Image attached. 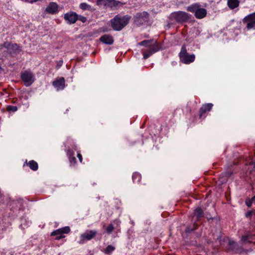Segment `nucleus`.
I'll list each match as a JSON object with an SVG mask.
<instances>
[{"instance_id": "f257e3e1", "label": "nucleus", "mask_w": 255, "mask_h": 255, "mask_svg": "<svg viewBox=\"0 0 255 255\" xmlns=\"http://www.w3.org/2000/svg\"><path fill=\"white\" fill-rule=\"evenodd\" d=\"M140 46H145L148 49L143 51V58L144 59H147L154 53L158 52L160 49L159 44L152 39L144 40L138 43Z\"/></svg>"}, {"instance_id": "f03ea898", "label": "nucleus", "mask_w": 255, "mask_h": 255, "mask_svg": "<svg viewBox=\"0 0 255 255\" xmlns=\"http://www.w3.org/2000/svg\"><path fill=\"white\" fill-rule=\"evenodd\" d=\"M130 19V16L128 15H117L111 20V26L114 30L120 31L129 23Z\"/></svg>"}, {"instance_id": "7ed1b4c3", "label": "nucleus", "mask_w": 255, "mask_h": 255, "mask_svg": "<svg viewBox=\"0 0 255 255\" xmlns=\"http://www.w3.org/2000/svg\"><path fill=\"white\" fill-rule=\"evenodd\" d=\"M180 61L186 64H189L195 60V56L194 54H189L187 53L186 47L185 45H182L181 51L179 54Z\"/></svg>"}, {"instance_id": "20e7f679", "label": "nucleus", "mask_w": 255, "mask_h": 255, "mask_svg": "<svg viewBox=\"0 0 255 255\" xmlns=\"http://www.w3.org/2000/svg\"><path fill=\"white\" fill-rule=\"evenodd\" d=\"M20 78L26 87L31 86L35 80L34 74L29 70L22 72L20 73Z\"/></svg>"}, {"instance_id": "39448f33", "label": "nucleus", "mask_w": 255, "mask_h": 255, "mask_svg": "<svg viewBox=\"0 0 255 255\" xmlns=\"http://www.w3.org/2000/svg\"><path fill=\"white\" fill-rule=\"evenodd\" d=\"M3 48L6 49L7 52L10 55L15 54L21 51L20 47L16 43H11L6 41L0 44V50Z\"/></svg>"}, {"instance_id": "423d86ee", "label": "nucleus", "mask_w": 255, "mask_h": 255, "mask_svg": "<svg viewBox=\"0 0 255 255\" xmlns=\"http://www.w3.org/2000/svg\"><path fill=\"white\" fill-rule=\"evenodd\" d=\"M149 13L146 11L137 12L133 17L134 23L138 26L147 22L149 19Z\"/></svg>"}, {"instance_id": "0eeeda50", "label": "nucleus", "mask_w": 255, "mask_h": 255, "mask_svg": "<svg viewBox=\"0 0 255 255\" xmlns=\"http://www.w3.org/2000/svg\"><path fill=\"white\" fill-rule=\"evenodd\" d=\"M255 240V230H249L246 232L243 235L241 239V244L242 245L251 244L254 243V240Z\"/></svg>"}, {"instance_id": "6e6552de", "label": "nucleus", "mask_w": 255, "mask_h": 255, "mask_svg": "<svg viewBox=\"0 0 255 255\" xmlns=\"http://www.w3.org/2000/svg\"><path fill=\"white\" fill-rule=\"evenodd\" d=\"M243 23L246 25V29L250 30L255 28V11L245 16L243 19Z\"/></svg>"}, {"instance_id": "1a4fd4ad", "label": "nucleus", "mask_w": 255, "mask_h": 255, "mask_svg": "<svg viewBox=\"0 0 255 255\" xmlns=\"http://www.w3.org/2000/svg\"><path fill=\"white\" fill-rule=\"evenodd\" d=\"M172 16L174 20L178 23L187 22L189 19V14L184 11H179L172 13Z\"/></svg>"}, {"instance_id": "9d476101", "label": "nucleus", "mask_w": 255, "mask_h": 255, "mask_svg": "<svg viewBox=\"0 0 255 255\" xmlns=\"http://www.w3.org/2000/svg\"><path fill=\"white\" fill-rule=\"evenodd\" d=\"M204 216L203 210L201 207H197L194 210L193 214L191 215V221L192 223H197L201 220Z\"/></svg>"}, {"instance_id": "9b49d317", "label": "nucleus", "mask_w": 255, "mask_h": 255, "mask_svg": "<svg viewBox=\"0 0 255 255\" xmlns=\"http://www.w3.org/2000/svg\"><path fill=\"white\" fill-rule=\"evenodd\" d=\"M96 230H87L80 235V244H83L85 241H89L94 238L97 235Z\"/></svg>"}, {"instance_id": "f8f14e48", "label": "nucleus", "mask_w": 255, "mask_h": 255, "mask_svg": "<svg viewBox=\"0 0 255 255\" xmlns=\"http://www.w3.org/2000/svg\"><path fill=\"white\" fill-rule=\"evenodd\" d=\"M213 107L212 103L203 104L199 111V117L200 119H204L206 117V113L210 112Z\"/></svg>"}, {"instance_id": "ddd939ff", "label": "nucleus", "mask_w": 255, "mask_h": 255, "mask_svg": "<svg viewBox=\"0 0 255 255\" xmlns=\"http://www.w3.org/2000/svg\"><path fill=\"white\" fill-rule=\"evenodd\" d=\"M121 221L118 219H116L111 223H110L107 227L106 231L108 234H111L114 230L120 232Z\"/></svg>"}, {"instance_id": "4468645a", "label": "nucleus", "mask_w": 255, "mask_h": 255, "mask_svg": "<svg viewBox=\"0 0 255 255\" xmlns=\"http://www.w3.org/2000/svg\"><path fill=\"white\" fill-rule=\"evenodd\" d=\"M78 18V15L73 11L68 12L64 14V19L69 24L75 23Z\"/></svg>"}, {"instance_id": "2eb2a0df", "label": "nucleus", "mask_w": 255, "mask_h": 255, "mask_svg": "<svg viewBox=\"0 0 255 255\" xmlns=\"http://www.w3.org/2000/svg\"><path fill=\"white\" fill-rule=\"evenodd\" d=\"M65 80L64 77H60L53 81L52 85L57 91L62 90L65 86Z\"/></svg>"}, {"instance_id": "dca6fc26", "label": "nucleus", "mask_w": 255, "mask_h": 255, "mask_svg": "<svg viewBox=\"0 0 255 255\" xmlns=\"http://www.w3.org/2000/svg\"><path fill=\"white\" fill-rule=\"evenodd\" d=\"M45 12L54 14L58 12V5L55 2H50L45 9Z\"/></svg>"}, {"instance_id": "f3484780", "label": "nucleus", "mask_w": 255, "mask_h": 255, "mask_svg": "<svg viewBox=\"0 0 255 255\" xmlns=\"http://www.w3.org/2000/svg\"><path fill=\"white\" fill-rule=\"evenodd\" d=\"M99 40L101 42L107 45H112L114 41L113 37L110 34H105L102 36Z\"/></svg>"}, {"instance_id": "a211bd4d", "label": "nucleus", "mask_w": 255, "mask_h": 255, "mask_svg": "<svg viewBox=\"0 0 255 255\" xmlns=\"http://www.w3.org/2000/svg\"><path fill=\"white\" fill-rule=\"evenodd\" d=\"M70 232V229L69 227L66 226L65 227L60 228L55 231H54L51 233V236H54L61 235H63V234H68Z\"/></svg>"}, {"instance_id": "6ab92c4d", "label": "nucleus", "mask_w": 255, "mask_h": 255, "mask_svg": "<svg viewBox=\"0 0 255 255\" xmlns=\"http://www.w3.org/2000/svg\"><path fill=\"white\" fill-rule=\"evenodd\" d=\"M229 245L232 251L235 252L236 253H241L243 249L242 247L239 246L234 241L230 240L229 242Z\"/></svg>"}, {"instance_id": "aec40b11", "label": "nucleus", "mask_w": 255, "mask_h": 255, "mask_svg": "<svg viewBox=\"0 0 255 255\" xmlns=\"http://www.w3.org/2000/svg\"><path fill=\"white\" fill-rule=\"evenodd\" d=\"M26 165L28 166L33 171H36L38 169V163L33 160H30L28 162H27L26 160L23 164V166L24 167Z\"/></svg>"}, {"instance_id": "412c9836", "label": "nucleus", "mask_w": 255, "mask_h": 255, "mask_svg": "<svg viewBox=\"0 0 255 255\" xmlns=\"http://www.w3.org/2000/svg\"><path fill=\"white\" fill-rule=\"evenodd\" d=\"M207 13L206 9L199 7L197 11H196V13H195V16L198 19H202L206 16Z\"/></svg>"}, {"instance_id": "4be33fe9", "label": "nucleus", "mask_w": 255, "mask_h": 255, "mask_svg": "<svg viewBox=\"0 0 255 255\" xmlns=\"http://www.w3.org/2000/svg\"><path fill=\"white\" fill-rule=\"evenodd\" d=\"M107 3V7H109L111 8H117L119 5H121V2L117 1L116 0H108Z\"/></svg>"}, {"instance_id": "5701e85b", "label": "nucleus", "mask_w": 255, "mask_h": 255, "mask_svg": "<svg viewBox=\"0 0 255 255\" xmlns=\"http://www.w3.org/2000/svg\"><path fill=\"white\" fill-rule=\"evenodd\" d=\"M199 7H201V5L198 3H193L188 6H187L186 9L188 11L196 13Z\"/></svg>"}, {"instance_id": "b1692460", "label": "nucleus", "mask_w": 255, "mask_h": 255, "mask_svg": "<svg viewBox=\"0 0 255 255\" xmlns=\"http://www.w3.org/2000/svg\"><path fill=\"white\" fill-rule=\"evenodd\" d=\"M240 4V1L239 0H228V5L230 8L231 9H234V8L237 7Z\"/></svg>"}, {"instance_id": "393cba45", "label": "nucleus", "mask_w": 255, "mask_h": 255, "mask_svg": "<svg viewBox=\"0 0 255 255\" xmlns=\"http://www.w3.org/2000/svg\"><path fill=\"white\" fill-rule=\"evenodd\" d=\"M198 227V225L197 223H193V224L191 225L188 226L185 229V232L186 233H190L192 231L196 230Z\"/></svg>"}, {"instance_id": "a878e982", "label": "nucleus", "mask_w": 255, "mask_h": 255, "mask_svg": "<svg viewBox=\"0 0 255 255\" xmlns=\"http://www.w3.org/2000/svg\"><path fill=\"white\" fill-rule=\"evenodd\" d=\"M132 178L134 183H138L141 179V176L139 173L135 172L133 173Z\"/></svg>"}, {"instance_id": "bb28decb", "label": "nucleus", "mask_w": 255, "mask_h": 255, "mask_svg": "<svg viewBox=\"0 0 255 255\" xmlns=\"http://www.w3.org/2000/svg\"><path fill=\"white\" fill-rule=\"evenodd\" d=\"M116 248L112 245H108L104 250V253L107 255L111 254L115 250Z\"/></svg>"}, {"instance_id": "cd10ccee", "label": "nucleus", "mask_w": 255, "mask_h": 255, "mask_svg": "<svg viewBox=\"0 0 255 255\" xmlns=\"http://www.w3.org/2000/svg\"><path fill=\"white\" fill-rule=\"evenodd\" d=\"M6 109L7 111L9 112H15L17 111L18 108L16 106H13L11 105H8L6 107Z\"/></svg>"}, {"instance_id": "c85d7f7f", "label": "nucleus", "mask_w": 255, "mask_h": 255, "mask_svg": "<svg viewBox=\"0 0 255 255\" xmlns=\"http://www.w3.org/2000/svg\"><path fill=\"white\" fill-rule=\"evenodd\" d=\"M108 0H97V4L99 6L103 5L107 7Z\"/></svg>"}, {"instance_id": "c756f323", "label": "nucleus", "mask_w": 255, "mask_h": 255, "mask_svg": "<svg viewBox=\"0 0 255 255\" xmlns=\"http://www.w3.org/2000/svg\"><path fill=\"white\" fill-rule=\"evenodd\" d=\"M79 7L83 10H89L91 8V6L85 2L81 3Z\"/></svg>"}, {"instance_id": "7c9ffc66", "label": "nucleus", "mask_w": 255, "mask_h": 255, "mask_svg": "<svg viewBox=\"0 0 255 255\" xmlns=\"http://www.w3.org/2000/svg\"><path fill=\"white\" fill-rule=\"evenodd\" d=\"M70 162V165L71 166H74L76 163V158L75 156H71L68 158Z\"/></svg>"}, {"instance_id": "2f4dec72", "label": "nucleus", "mask_w": 255, "mask_h": 255, "mask_svg": "<svg viewBox=\"0 0 255 255\" xmlns=\"http://www.w3.org/2000/svg\"><path fill=\"white\" fill-rule=\"evenodd\" d=\"M66 154H67V155L68 157L69 158V157H70L71 156H73V155L74 154V152L73 150L72 149L69 148L67 150Z\"/></svg>"}, {"instance_id": "473e14b6", "label": "nucleus", "mask_w": 255, "mask_h": 255, "mask_svg": "<svg viewBox=\"0 0 255 255\" xmlns=\"http://www.w3.org/2000/svg\"><path fill=\"white\" fill-rule=\"evenodd\" d=\"M245 203H246V205L248 207H251V206L253 204V202L250 200V199L248 198V199H246V200L245 201Z\"/></svg>"}, {"instance_id": "72a5a7b5", "label": "nucleus", "mask_w": 255, "mask_h": 255, "mask_svg": "<svg viewBox=\"0 0 255 255\" xmlns=\"http://www.w3.org/2000/svg\"><path fill=\"white\" fill-rule=\"evenodd\" d=\"M78 20H80L82 22H85L87 20V18L86 17L82 15H78Z\"/></svg>"}, {"instance_id": "f704fd0d", "label": "nucleus", "mask_w": 255, "mask_h": 255, "mask_svg": "<svg viewBox=\"0 0 255 255\" xmlns=\"http://www.w3.org/2000/svg\"><path fill=\"white\" fill-rule=\"evenodd\" d=\"M63 60H60L58 61L57 62V65L56 66V69H59L63 64Z\"/></svg>"}, {"instance_id": "c9c22d12", "label": "nucleus", "mask_w": 255, "mask_h": 255, "mask_svg": "<svg viewBox=\"0 0 255 255\" xmlns=\"http://www.w3.org/2000/svg\"><path fill=\"white\" fill-rule=\"evenodd\" d=\"M100 32H105L108 31V29L106 27H103L100 28Z\"/></svg>"}, {"instance_id": "e433bc0d", "label": "nucleus", "mask_w": 255, "mask_h": 255, "mask_svg": "<svg viewBox=\"0 0 255 255\" xmlns=\"http://www.w3.org/2000/svg\"><path fill=\"white\" fill-rule=\"evenodd\" d=\"M252 214H253L252 211H248L246 214V217L247 218H251L252 215Z\"/></svg>"}, {"instance_id": "4c0bfd02", "label": "nucleus", "mask_w": 255, "mask_h": 255, "mask_svg": "<svg viewBox=\"0 0 255 255\" xmlns=\"http://www.w3.org/2000/svg\"><path fill=\"white\" fill-rule=\"evenodd\" d=\"M77 157L78 158L79 161H80V162H82V160H83V158H82V156L81 155V154H80V153H78L77 154Z\"/></svg>"}, {"instance_id": "58836bf2", "label": "nucleus", "mask_w": 255, "mask_h": 255, "mask_svg": "<svg viewBox=\"0 0 255 255\" xmlns=\"http://www.w3.org/2000/svg\"><path fill=\"white\" fill-rule=\"evenodd\" d=\"M65 237L64 236H63V235H58V236H56V238H55V240H59L61 239H63Z\"/></svg>"}, {"instance_id": "ea45409f", "label": "nucleus", "mask_w": 255, "mask_h": 255, "mask_svg": "<svg viewBox=\"0 0 255 255\" xmlns=\"http://www.w3.org/2000/svg\"><path fill=\"white\" fill-rule=\"evenodd\" d=\"M5 230V227L2 228V226L0 224V233H1L2 232H3Z\"/></svg>"}, {"instance_id": "a19ab883", "label": "nucleus", "mask_w": 255, "mask_h": 255, "mask_svg": "<svg viewBox=\"0 0 255 255\" xmlns=\"http://www.w3.org/2000/svg\"><path fill=\"white\" fill-rule=\"evenodd\" d=\"M17 102V99H16V98H14L11 100V103L12 104H16Z\"/></svg>"}, {"instance_id": "79ce46f5", "label": "nucleus", "mask_w": 255, "mask_h": 255, "mask_svg": "<svg viewBox=\"0 0 255 255\" xmlns=\"http://www.w3.org/2000/svg\"><path fill=\"white\" fill-rule=\"evenodd\" d=\"M250 200L253 202L255 201V196H253Z\"/></svg>"}, {"instance_id": "37998d69", "label": "nucleus", "mask_w": 255, "mask_h": 255, "mask_svg": "<svg viewBox=\"0 0 255 255\" xmlns=\"http://www.w3.org/2000/svg\"><path fill=\"white\" fill-rule=\"evenodd\" d=\"M38 0H34L33 1H30V2H35V1H37Z\"/></svg>"}, {"instance_id": "c03bdc74", "label": "nucleus", "mask_w": 255, "mask_h": 255, "mask_svg": "<svg viewBox=\"0 0 255 255\" xmlns=\"http://www.w3.org/2000/svg\"><path fill=\"white\" fill-rule=\"evenodd\" d=\"M74 149H75V150H76V146H75Z\"/></svg>"}, {"instance_id": "a18cd8bd", "label": "nucleus", "mask_w": 255, "mask_h": 255, "mask_svg": "<svg viewBox=\"0 0 255 255\" xmlns=\"http://www.w3.org/2000/svg\"><path fill=\"white\" fill-rule=\"evenodd\" d=\"M254 168H255V165H254Z\"/></svg>"}]
</instances>
